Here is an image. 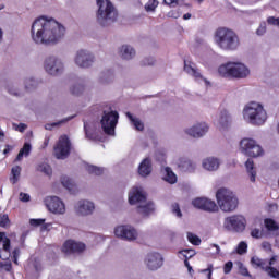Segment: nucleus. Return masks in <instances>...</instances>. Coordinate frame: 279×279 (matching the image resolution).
<instances>
[{"instance_id":"8fccbe9b","label":"nucleus","mask_w":279,"mask_h":279,"mask_svg":"<svg viewBox=\"0 0 279 279\" xmlns=\"http://www.w3.org/2000/svg\"><path fill=\"white\" fill-rule=\"evenodd\" d=\"M205 202H206V198H204V197L195 198L194 201H192V205L194 208H198L199 210H202Z\"/></svg>"},{"instance_id":"393cba45","label":"nucleus","mask_w":279,"mask_h":279,"mask_svg":"<svg viewBox=\"0 0 279 279\" xmlns=\"http://www.w3.org/2000/svg\"><path fill=\"white\" fill-rule=\"evenodd\" d=\"M231 123H232V117L230 116V112H228V110L226 109L220 111L219 119H218V125L220 130H228Z\"/></svg>"},{"instance_id":"5fc2aeb1","label":"nucleus","mask_w":279,"mask_h":279,"mask_svg":"<svg viewBox=\"0 0 279 279\" xmlns=\"http://www.w3.org/2000/svg\"><path fill=\"white\" fill-rule=\"evenodd\" d=\"M182 253L186 260H189V258H193V256H195V250H184V251H182Z\"/></svg>"},{"instance_id":"58836bf2","label":"nucleus","mask_w":279,"mask_h":279,"mask_svg":"<svg viewBox=\"0 0 279 279\" xmlns=\"http://www.w3.org/2000/svg\"><path fill=\"white\" fill-rule=\"evenodd\" d=\"M264 223H265V228L268 230V232H278L279 226H278V222H276V220H274L271 218H266L264 220Z\"/></svg>"},{"instance_id":"9d476101","label":"nucleus","mask_w":279,"mask_h":279,"mask_svg":"<svg viewBox=\"0 0 279 279\" xmlns=\"http://www.w3.org/2000/svg\"><path fill=\"white\" fill-rule=\"evenodd\" d=\"M240 147L242 149V154L248 156L250 158H260L265 154L263 147L256 143L253 138H243L240 142Z\"/></svg>"},{"instance_id":"4be33fe9","label":"nucleus","mask_w":279,"mask_h":279,"mask_svg":"<svg viewBox=\"0 0 279 279\" xmlns=\"http://www.w3.org/2000/svg\"><path fill=\"white\" fill-rule=\"evenodd\" d=\"M177 167L183 173H193V171L197 169V165H195V162L191 161V159L186 157L179 158L177 161Z\"/></svg>"},{"instance_id":"bf43d9fd","label":"nucleus","mask_w":279,"mask_h":279,"mask_svg":"<svg viewBox=\"0 0 279 279\" xmlns=\"http://www.w3.org/2000/svg\"><path fill=\"white\" fill-rule=\"evenodd\" d=\"M232 267H234V264H232V262H227L223 267L225 274H230V271H232Z\"/></svg>"},{"instance_id":"423d86ee","label":"nucleus","mask_w":279,"mask_h":279,"mask_svg":"<svg viewBox=\"0 0 279 279\" xmlns=\"http://www.w3.org/2000/svg\"><path fill=\"white\" fill-rule=\"evenodd\" d=\"M243 118L251 125H263L267 121V111L259 102H250L243 109Z\"/></svg>"},{"instance_id":"680f3d73","label":"nucleus","mask_w":279,"mask_h":279,"mask_svg":"<svg viewBox=\"0 0 279 279\" xmlns=\"http://www.w3.org/2000/svg\"><path fill=\"white\" fill-rule=\"evenodd\" d=\"M268 25H277L279 27V17L270 16L267 19Z\"/></svg>"},{"instance_id":"4d7b16f0","label":"nucleus","mask_w":279,"mask_h":279,"mask_svg":"<svg viewBox=\"0 0 279 279\" xmlns=\"http://www.w3.org/2000/svg\"><path fill=\"white\" fill-rule=\"evenodd\" d=\"M31 267H33L36 272L43 269V266L40 265V262L38 259H34V262L31 263Z\"/></svg>"},{"instance_id":"4c0bfd02","label":"nucleus","mask_w":279,"mask_h":279,"mask_svg":"<svg viewBox=\"0 0 279 279\" xmlns=\"http://www.w3.org/2000/svg\"><path fill=\"white\" fill-rule=\"evenodd\" d=\"M7 90L9 95H12L13 97H24L25 93L23 90L19 89V85L16 84H10L7 87Z\"/></svg>"},{"instance_id":"72a5a7b5","label":"nucleus","mask_w":279,"mask_h":279,"mask_svg":"<svg viewBox=\"0 0 279 279\" xmlns=\"http://www.w3.org/2000/svg\"><path fill=\"white\" fill-rule=\"evenodd\" d=\"M24 88L28 93H32L33 90H36V88H38V80H36L34 77H26L24 80Z\"/></svg>"},{"instance_id":"9b49d317","label":"nucleus","mask_w":279,"mask_h":279,"mask_svg":"<svg viewBox=\"0 0 279 279\" xmlns=\"http://www.w3.org/2000/svg\"><path fill=\"white\" fill-rule=\"evenodd\" d=\"M74 63L78 69H90L95 64V54L88 50L81 49L76 51Z\"/></svg>"},{"instance_id":"aec40b11","label":"nucleus","mask_w":279,"mask_h":279,"mask_svg":"<svg viewBox=\"0 0 279 279\" xmlns=\"http://www.w3.org/2000/svg\"><path fill=\"white\" fill-rule=\"evenodd\" d=\"M147 202V195H145V192H143V189L133 187L129 192V204H145Z\"/></svg>"},{"instance_id":"4468645a","label":"nucleus","mask_w":279,"mask_h":279,"mask_svg":"<svg viewBox=\"0 0 279 279\" xmlns=\"http://www.w3.org/2000/svg\"><path fill=\"white\" fill-rule=\"evenodd\" d=\"M114 234L118 239H122V241H136L138 239V231L130 225L118 226L114 229Z\"/></svg>"},{"instance_id":"ddd939ff","label":"nucleus","mask_w":279,"mask_h":279,"mask_svg":"<svg viewBox=\"0 0 279 279\" xmlns=\"http://www.w3.org/2000/svg\"><path fill=\"white\" fill-rule=\"evenodd\" d=\"M69 154H71V141L66 135H62L54 146V156L58 160H64L69 158Z\"/></svg>"},{"instance_id":"20e7f679","label":"nucleus","mask_w":279,"mask_h":279,"mask_svg":"<svg viewBox=\"0 0 279 279\" xmlns=\"http://www.w3.org/2000/svg\"><path fill=\"white\" fill-rule=\"evenodd\" d=\"M97 4V22L101 27H110L117 21V8L110 0H96Z\"/></svg>"},{"instance_id":"bb28decb","label":"nucleus","mask_w":279,"mask_h":279,"mask_svg":"<svg viewBox=\"0 0 279 279\" xmlns=\"http://www.w3.org/2000/svg\"><path fill=\"white\" fill-rule=\"evenodd\" d=\"M85 137L89 141H96L97 138V124L95 122H84Z\"/></svg>"},{"instance_id":"a878e982","label":"nucleus","mask_w":279,"mask_h":279,"mask_svg":"<svg viewBox=\"0 0 279 279\" xmlns=\"http://www.w3.org/2000/svg\"><path fill=\"white\" fill-rule=\"evenodd\" d=\"M126 119H129L132 128L136 130V132H143L145 130V123H143V120L141 118L132 114L130 111L125 113Z\"/></svg>"},{"instance_id":"49530a36","label":"nucleus","mask_w":279,"mask_h":279,"mask_svg":"<svg viewBox=\"0 0 279 279\" xmlns=\"http://www.w3.org/2000/svg\"><path fill=\"white\" fill-rule=\"evenodd\" d=\"M38 171H40L41 173H45V175H51L52 173L51 166H49L48 163L39 165Z\"/></svg>"},{"instance_id":"1a4fd4ad","label":"nucleus","mask_w":279,"mask_h":279,"mask_svg":"<svg viewBox=\"0 0 279 279\" xmlns=\"http://www.w3.org/2000/svg\"><path fill=\"white\" fill-rule=\"evenodd\" d=\"M44 70L51 77H59L64 73V60L56 54H50L44 60Z\"/></svg>"},{"instance_id":"13d9d810","label":"nucleus","mask_w":279,"mask_h":279,"mask_svg":"<svg viewBox=\"0 0 279 279\" xmlns=\"http://www.w3.org/2000/svg\"><path fill=\"white\" fill-rule=\"evenodd\" d=\"M0 267L4 271H12V263H10V262L1 263Z\"/></svg>"},{"instance_id":"c756f323","label":"nucleus","mask_w":279,"mask_h":279,"mask_svg":"<svg viewBox=\"0 0 279 279\" xmlns=\"http://www.w3.org/2000/svg\"><path fill=\"white\" fill-rule=\"evenodd\" d=\"M162 173V180H165V182H168V184H175L178 182V175H175L170 167L163 168Z\"/></svg>"},{"instance_id":"338daca9","label":"nucleus","mask_w":279,"mask_h":279,"mask_svg":"<svg viewBox=\"0 0 279 279\" xmlns=\"http://www.w3.org/2000/svg\"><path fill=\"white\" fill-rule=\"evenodd\" d=\"M16 130L17 132H25L27 130V124L25 123H20L17 126H16Z\"/></svg>"},{"instance_id":"052dcab7","label":"nucleus","mask_w":279,"mask_h":279,"mask_svg":"<svg viewBox=\"0 0 279 279\" xmlns=\"http://www.w3.org/2000/svg\"><path fill=\"white\" fill-rule=\"evenodd\" d=\"M31 226H43L45 223V219H31L29 221Z\"/></svg>"},{"instance_id":"c9c22d12","label":"nucleus","mask_w":279,"mask_h":279,"mask_svg":"<svg viewBox=\"0 0 279 279\" xmlns=\"http://www.w3.org/2000/svg\"><path fill=\"white\" fill-rule=\"evenodd\" d=\"M61 184L69 191V193H75V182L66 175L61 177Z\"/></svg>"},{"instance_id":"5701e85b","label":"nucleus","mask_w":279,"mask_h":279,"mask_svg":"<svg viewBox=\"0 0 279 279\" xmlns=\"http://www.w3.org/2000/svg\"><path fill=\"white\" fill-rule=\"evenodd\" d=\"M153 169L151 159L147 157L138 166V175L141 178H148V175H151Z\"/></svg>"},{"instance_id":"7ed1b4c3","label":"nucleus","mask_w":279,"mask_h":279,"mask_svg":"<svg viewBox=\"0 0 279 279\" xmlns=\"http://www.w3.org/2000/svg\"><path fill=\"white\" fill-rule=\"evenodd\" d=\"M218 75L226 80H245L250 76V68L241 62H228L218 68Z\"/></svg>"},{"instance_id":"de8ad7c7","label":"nucleus","mask_w":279,"mask_h":279,"mask_svg":"<svg viewBox=\"0 0 279 279\" xmlns=\"http://www.w3.org/2000/svg\"><path fill=\"white\" fill-rule=\"evenodd\" d=\"M156 59L154 57H146L141 61V66H154Z\"/></svg>"},{"instance_id":"dca6fc26","label":"nucleus","mask_w":279,"mask_h":279,"mask_svg":"<svg viewBox=\"0 0 279 279\" xmlns=\"http://www.w3.org/2000/svg\"><path fill=\"white\" fill-rule=\"evenodd\" d=\"M74 213L78 217H88L95 213V203L88 199H81L74 205Z\"/></svg>"},{"instance_id":"f03ea898","label":"nucleus","mask_w":279,"mask_h":279,"mask_svg":"<svg viewBox=\"0 0 279 279\" xmlns=\"http://www.w3.org/2000/svg\"><path fill=\"white\" fill-rule=\"evenodd\" d=\"M214 40L222 51H236L241 47L239 35L234 31L226 27H220L215 32Z\"/></svg>"},{"instance_id":"2f4dec72","label":"nucleus","mask_w":279,"mask_h":279,"mask_svg":"<svg viewBox=\"0 0 279 279\" xmlns=\"http://www.w3.org/2000/svg\"><path fill=\"white\" fill-rule=\"evenodd\" d=\"M84 90H86V85L82 82L74 83L70 86V93L71 95H74V97L84 95Z\"/></svg>"},{"instance_id":"cd10ccee","label":"nucleus","mask_w":279,"mask_h":279,"mask_svg":"<svg viewBox=\"0 0 279 279\" xmlns=\"http://www.w3.org/2000/svg\"><path fill=\"white\" fill-rule=\"evenodd\" d=\"M155 210H156V205H154V202H148L146 204L142 203L137 206V213L143 217H149V215H153Z\"/></svg>"},{"instance_id":"f3484780","label":"nucleus","mask_w":279,"mask_h":279,"mask_svg":"<svg viewBox=\"0 0 279 279\" xmlns=\"http://www.w3.org/2000/svg\"><path fill=\"white\" fill-rule=\"evenodd\" d=\"M145 265L150 271H158L165 265V258L160 253H148L145 258Z\"/></svg>"},{"instance_id":"6ab92c4d","label":"nucleus","mask_w":279,"mask_h":279,"mask_svg":"<svg viewBox=\"0 0 279 279\" xmlns=\"http://www.w3.org/2000/svg\"><path fill=\"white\" fill-rule=\"evenodd\" d=\"M85 250H86V244H84L82 242L68 240L63 244L64 254H82V252H85Z\"/></svg>"},{"instance_id":"603ef678","label":"nucleus","mask_w":279,"mask_h":279,"mask_svg":"<svg viewBox=\"0 0 279 279\" xmlns=\"http://www.w3.org/2000/svg\"><path fill=\"white\" fill-rule=\"evenodd\" d=\"M8 226H10V218L8 217V215H0V227L8 228Z\"/></svg>"},{"instance_id":"2eb2a0df","label":"nucleus","mask_w":279,"mask_h":279,"mask_svg":"<svg viewBox=\"0 0 279 279\" xmlns=\"http://www.w3.org/2000/svg\"><path fill=\"white\" fill-rule=\"evenodd\" d=\"M45 205L50 213H53V215H64L66 213L64 203L58 196L46 197Z\"/></svg>"},{"instance_id":"6e6d98bb","label":"nucleus","mask_w":279,"mask_h":279,"mask_svg":"<svg viewBox=\"0 0 279 279\" xmlns=\"http://www.w3.org/2000/svg\"><path fill=\"white\" fill-rule=\"evenodd\" d=\"M265 32H267V24H265V22H264L257 28L256 34H257V36H263V35H265Z\"/></svg>"},{"instance_id":"6e6552de","label":"nucleus","mask_w":279,"mask_h":279,"mask_svg":"<svg viewBox=\"0 0 279 279\" xmlns=\"http://www.w3.org/2000/svg\"><path fill=\"white\" fill-rule=\"evenodd\" d=\"M117 123H119V112L112 110L110 106L104 107L100 120L102 132L108 136H114Z\"/></svg>"},{"instance_id":"ea45409f","label":"nucleus","mask_w":279,"mask_h":279,"mask_svg":"<svg viewBox=\"0 0 279 279\" xmlns=\"http://www.w3.org/2000/svg\"><path fill=\"white\" fill-rule=\"evenodd\" d=\"M85 169L90 175H101L104 173V168H99L93 165H87Z\"/></svg>"},{"instance_id":"3c124183","label":"nucleus","mask_w":279,"mask_h":279,"mask_svg":"<svg viewBox=\"0 0 279 279\" xmlns=\"http://www.w3.org/2000/svg\"><path fill=\"white\" fill-rule=\"evenodd\" d=\"M171 210L175 215V217L182 219V210L180 209V205L178 203L172 204Z\"/></svg>"},{"instance_id":"774afa93","label":"nucleus","mask_w":279,"mask_h":279,"mask_svg":"<svg viewBox=\"0 0 279 279\" xmlns=\"http://www.w3.org/2000/svg\"><path fill=\"white\" fill-rule=\"evenodd\" d=\"M13 147L9 144L5 145V149L3 150V154L7 155V154H10V151H12Z\"/></svg>"},{"instance_id":"f8f14e48","label":"nucleus","mask_w":279,"mask_h":279,"mask_svg":"<svg viewBox=\"0 0 279 279\" xmlns=\"http://www.w3.org/2000/svg\"><path fill=\"white\" fill-rule=\"evenodd\" d=\"M247 221L242 215H233L225 218L223 228L226 230H233V232H243Z\"/></svg>"},{"instance_id":"09e8293b","label":"nucleus","mask_w":279,"mask_h":279,"mask_svg":"<svg viewBox=\"0 0 279 279\" xmlns=\"http://www.w3.org/2000/svg\"><path fill=\"white\" fill-rule=\"evenodd\" d=\"M236 254H240V256H243V254H247V243L240 242L236 247Z\"/></svg>"},{"instance_id":"69168bd1","label":"nucleus","mask_w":279,"mask_h":279,"mask_svg":"<svg viewBox=\"0 0 279 279\" xmlns=\"http://www.w3.org/2000/svg\"><path fill=\"white\" fill-rule=\"evenodd\" d=\"M262 247L263 250H265L266 252H271V244L269 242H263L262 243Z\"/></svg>"},{"instance_id":"412c9836","label":"nucleus","mask_w":279,"mask_h":279,"mask_svg":"<svg viewBox=\"0 0 279 279\" xmlns=\"http://www.w3.org/2000/svg\"><path fill=\"white\" fill-rule=\"evenodd\" d=\"M184 71H185V73H187V75H191L192 77H194V80H196V81L204 80L205 84H210V82L208 80L204 78L202 73H199V70L197 69L195 63L185 60L184 61Z\"/></svg>"},{"instance_id":"e433bc0d","label":"nucleus","mask_w":279,"mask_h":279,"mask_svg":"<svg viewBox=\"0 0 279 279\" xmlns=\"http://www.w3.org/2000/svg\"><path fill=\"white\" fill-rule=\"evenodd\" d=\"M72 119H75V116H70L68 118H64L58 122L48 123L45 125V130H53V128H60L61 125H64V123H69V121H72Z\"/></svg>"},{"instance_id":"f257e3e1","label":"nucleus","mask_w":279,"mask_h":279,"mask_svg":"<svg viewBox=\"0 0 279 279\" xmlns=\"http://www.w3.org/2000/svg\"><path fill=\"white\" fill-rule=\"evenodd\" d=\"M66 29L58 21L45 16L36 19L31 28V35L36 45H58L64 38Z\"/></svg>"},{"instance_id":"b1692460","label":"nucleus","mask_w":279,"mask_h":279,"mask_svg":"<svg viewBox=\"0 0 279 279\" xmlns=\"http://www.w3.org/2000/svg\"><path fill=\"white\" fill-rule=\"evenodd\" d=\"M202 166L206 171H217L221 166V160L219 158L208 157L203 160Z\"/></svg>"},{"instance_id":"7c9ffc66","label":"nucleus","mask_w":279,"mask_h":279,"mask_svg":"<svg viewBox=\"0 0 279 279\" xmlns=\"http://www.w3.org/2000/svg\"><path fill=\"white\" fill-rule=\"evenodd\" d=\"M245 169H246V173L250 178V182H256V167L254 166V160L252 159H247V161L245 162Z\"/></svg>"},{"instance_id":"79ce46f5","label":"nucleus","mask_w":279,"mask_h":279,"mask_svg":"<svg viewBox=\"0 0 279 279\" xmlns=\"http://www.w3.org/2000/svg\"><path fill=\"white\" fill-rule=\"evenodd\" d=\"M158 0H149L146 4H145V10L146 12H156V9L158 8Z\"/></svg>"},{"instance_id":"0eeeda50","label":"nucleus","mask_w":279,"mask_h":279,"mask_svg":"<svg viewBox=\"0 0 279 279\" xmlns=\"http://www.w3.org/2000/svg\"><path fill=\"white\" fill-rule=\"evenodd\" d=\"M251 265L255 268V269H262V271H266L267 276H269L270 278H275V279H279V256L278 255H274L270 260L267 263L257 257L254 256L251 258Z\"/></svg>"},{"instance_id":"c03bdc74","label":"nucleus","mask_w":279,"mask_h":279,"mask_svg":"<svg viewBox=\"0 0 279 279\" xmlns=\"http://www.w3.org/2000/svg\"><path fill=\"white\" fill-rule=\"evenodd\" d=\"M238 268H239V274L241 276H244L246 278H252V275L250 274V270H247V267H245V265H243V263L239 262L238 263Z\"/></svg>"},{"instance_id":"a211bd4d","label":"nucleus","mask_w":279,"mask_h":279,"mask_svg":"<svg viewBox=\"0 0 279 279\" xmlns=\"http://www.w3.org/2000/svg\"><path fill=\"white\" fill-rule=\"evenodd\" d=\"M208 124H206V122H201L184 129V133L187 134V136H192V138H202V136L208 134Z\"/></svg>"},{"instance_id":"f704fd0d","label":"nucleus","mask_w":279,"mask_h":279,"mask_svg":"<svg viewBox=\"0 0 279 279\" xmlns=\"http://www.w3.org/2000/svg\"><path fill=\"white\" fill-rule=\"evenodd\" d=\"M202 210H205L206 213H217L219 210V206H217L215 201L205 198Z\"/></svg>"},{"instance_id":"a19ab883","label":"nucleus","mask_w":279,"mask_h":279,"mask_svg":"<svg viewBox=\"0 0 279 279\" xmlns=\"http://www.w3.org/2000/svg\"><path fill=\"white\" fill-rule=\"evenodd\" d=\"M11 173L13 178L11 179V182L13 184H16L19 182V178H21V166H15L12 168Z\"/></svg>"},{"instance_id":"a18cd8bd","label":"nucleus","mask_w":279,"mask_h":279,"mask_svg":"<svg viewBox=\"0 0 279 279\" xmlns=\"http://www.w3.org/2000/svg\"><path fill=\"white\" fill-rule=\"evenodd\" d=\"M187 241H190L192 245H199L202 243V239H199V236L193 234L192 232H187Z\"/></svg>"},{"instance_id":"473e14b6","label":"nucleus","mask_w":279,"mask_h":279,"mask_svg":"<svg viewBox=\"0 0 279 279\" xmlns=\"http://www.w3.org/2000/svg\"><path fill=\"white\" fill-rule=\"evenodd\" d=\"M31 151H32V144L25 143L24 146L20 149V151L15 158V162H21V160H23V156H25V158H27V156H29Z\"/></svg>"},{"instance_id":"e2e57ef3","label":"nucleus","mask_w":279,"mask_h":279,"mask_svg":"<svg viewBox=\"0 0 279 279\" xmlns=\"http://www.w3.org/2000/svg\"><path fill=\"white\" fill-rule=\"evenodd\" d=\"M29 199H31L29 194L23 193V192L20 193V201L21 202H29Z\"/></svg>"},{"instance_id":"864d4df0","label":"nucleus","mask_w":279,"mask_h":279,"mask_svg":"<svg viewBox=\"0 0 279 279\" xmlns=\"http://www.w3.org/2000/svg\"><path fill=\"white\" fill-rule=\"evenodd\" d=\"M251 236H253V239H263V231H260V229H253Z\"/></svg>"},{"instance_id":"0e129e2a","label":"nucleus","mask_w":279,"mask_h":279,"mask_svg":"<svg viewBox=\"0 0 279 279\" xmlns=\"http://www.w3.org/2000/svg\"><path fill=\"white\" fill-rule=\"evenodd\" d=\"M179 1L180 0H163V3H166V5H170L171 8H175Z\"/></svg>"},{"instance_id":"39448f33","label":"nucleus","mask_w":279,"mask_h":279,"mask_svg":"<svg viewBox=\"0 0 279 279\" xmlns=\"http://www.w3.org/2000/svg\"><path fill=\"white\" fill-rule=\"evenodd\" d=\"M218 207L222 213H234L239 208V197L230 189L220 187L216 192Z\"/></svg>"},{"instance_id":"c85d7f7f","label":"nucleus","mask_w":279,"mask_h":279,"mask_svg":"<svg viewBox=\"0 0 279 279\" xmlns=\"http://www.w3.org/2000/svg\"><path fill=\"white\" fill-rule=\"evenodd\" d=\"M136 56V50L130 45H123L120 48V57L122 60H132Z\"/></svg>"},{"instance_id":"37998d69","label":"nucleus","mask_w":279,"mask_h":279,"mask_svg":"<svg viewBox=\"0 0 279 279\" xmlns=\"http://www.w3.org/2000/svg\"><path fill=\"white\" fill-rule=\"evenodd\" d=\"M0 242L3 243L4 252H10V239L5 236L4 232H0Z\"/></svg>"}]
</instances>
